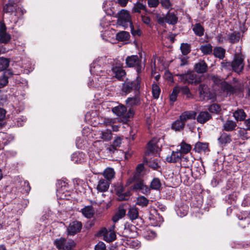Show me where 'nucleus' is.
Segmentation results:
<instances>
[{
    "instance_id": "nucleus-1",
    "label": "nucleus",
    "mask_w": 250,
    "mask_h": 250,
    "mask_svg": "<svg viewBox=\"0 0 250 250\" xmlns=\"http://www.w3.org/2000/svg\"><path fill=\"white\" fill-rule=\"evenodd\" d=\"M126 186L129 187L131 192H140L146 195L150 194V188L146 184L143 178L137 175H133L127 180Z\"/></svg>"
},
{
    "instance_id": "nucleus-2",
    "label": "nucleus",
    "mask_w": 250,
    "mask_h": 250,
    "mask_svg": "<svg viewBox=\"0 0 250 250\" xmlns=\"http://www.w3.org/2000/svg\"><path fill=\"white\" fill-rule=\"evenodd\" d=\"M141 82L142 79L140 75H139L133 81L126 80L123 84L122 92L125 95L132 91L134 92L135 94H140Z\"/></svg>"
},
{
    "instance_id": "nucleus-3",
    "label": "nucleus",
    "mask_w": 250,
    "mask_h": 250,
    "mask_svg": "<svg viewBox=\"0 0 250 250\" xmlns=\"http://www.w3.org/2000/svg\"><path fill=\"white\" fill-rule=\"evenodd\" d=\"M125 104L126 106L129 107V108L123 118L124 122H127L134 116L135 112L132 107L138 106L141 104L140 94H135L134 97H128L125 100Z\"/></svg>"
},
{
    "instance_id": "nucleus-4",
    "label": "nucleus",
    "mask_w": 250,
    "mask_h": 250,
    "mask_svg": "<svg viewBox=\"0 0 250 250\" xmlns=\"http://www.w3.org/2000/svg\"><path fill=\"white\" fill-rule=\"evenodd\" d=\"M213 80L216 84L220 83V88L221 90L224 92L229 93L230 95H233L237 92L241 93L244 90L243 86L239 85L233 86L225 81L221 82V79L217 76H214L213 77Z\"/></svg>"
},
{
    "instance_id": "nucleus-5",
    "label": "nucleus",
    "mask_w": 250,
    "mask_h": 250,
    "mask_svg": "<svg viewBox=\"0 0 250 250\" xmlns=\"http://www.w3.org/2000/svg\"><path fill=\"white\" fill-rule=\"evenodd\" d=\"M53 244L58 250H75L77 245L74 240L71 239L67 240L62 237L55 239Z\"/></svg>"
},
{
    "instance_id": "nucleus-6",
    "label": "nucleus",
    "mask_w": 250,
    "mask_h": 250,
    "mask_svg": "<svg viewBox=\"0 0 250 250\" xmlns=\"http://www.w3.org/2000/svg\"><path fill=\"white\" fill-rule=\"evenodd\" d=\"M125 64L127 67L134 68L137 73V75H140L145 69V65H143L141 59L137 55L127 56L125 59Z\"/></svg>"
},
{
    "instance_id": "nucleus-7",
    "label": "nucleus",
    "mask_w": 250,
    "mask_h": 250,
    "mask_svg": "<svg viewBox=\"0 0 250 250\" xmlns=\"http://www.w3.org/2000/svg\"><path fill=\"white\" fill-rule=\"evenodd\" d=\"M117 199L119 201H128L132 195L128 186L120 184L115 188Z\"/></svg>"
},
{
    "instance_id": "nucleus-8",
    "label": "nucleus",
    "mask_w": 250,
    "mask_h": 250,
    "mask_svg": "<svg viewBox=\"0 0 250 250\" xmlns=\"http://www.w3.org/2000/svg\"><path fill=\"white\" fill-rule=\"evenodd\" d=\"M117 23L125 29L132 25V21L129 12L125 9H122L117 14Z\"/></svg>"
},
{
    "instance_id": "nucleus-9",
    "label": "nucleus",
    "mask_w": 250,
    "mask_h": 250,
    "mask_svg": "<svg viewBox=\"0 0 250 250\" xmlns=\"http://www.w3.org/2000/svg\"><path fill=\"white\" fill-rule=\"evenodd\" d=\"M244 56L241 53H235L232 61V69L240 74L244 68Z\"/></svg>"
},
{
    "instance_id": "nucleus-10",
    "label": "nucleus",
    "mask_w": 250,
    "mask_h": 250,
    "mask_svg": "<svg viewBox=\"0 0 250 250\" xmlns=\"http://www.w3.org/2000/svg\"><path fill=\"white\" fill-rule=\"evenodd\" d=\"M181 81L185 84H191L195 85L200 83V80L197 78V75L193 72L189 71L187 73L179 75Z\"/></svg>"
},
{
    "instance_id": "nucleus-11",
    "label": "nucleus",
    "mask_w": 250,
    "mask_h": 250,
    "mask_svg": "<svg viewBox=\"0 0 250 250\" xmlns=\"http://www.w3.org/2000/svg\"><path fill=\"white\" fill-rule=\"evenodd\" d=\"M199 98L201 101H208L212 99V94L207 85L200 83L198 87Z\"/></svg>"
},
{
    "instance_id": "nucleus-12",
    "label": "nucleus",
    "mask_w": 250,
    "mask_h": 250,
    "mask_svg": "<svg viewBox=\"0 0 250 250\" xmlns=\"http://www.w3.org/2000/svg\"><path fill=\"white\" fill-rule=\"evenodd\" d=\"M83 224L81 222L75 220L71 222L67 228V235L74 236L81 231Z\"/></svg>"
},
{
    "instance_id": "nucleus-13",
    "label": "nucleus",
    "mask_w": 250,
    "mask_h": 250,
    "mask_svg": "<svg viewBox=\"0 0 250 250\" xmlns=\"http://www.w3.org/2000/svg\"><path fill=\"white\" fill-rule=\"evenodd\" d=\"M128 206V203H123L119 205L117 211L112 217V220L113 222H117L125 216L126 209Z\"/></svg>"
},
{
    "instance_id": "nucleus-14",
    "label": "nucleus",
    "mask_w": 250,
    "mask_h": 250,
    "mask_svg": "<svg viewBox=\"0 0 250 250\" xmlns=\"http://www.w3.org/2000/svg\"><path fill=\"white\" fill-rule=\"evenodd\" d=\"M237 217L240 220L239 224L243 228L250 224V211H242L237 214Z\"/></svg>"
},
{
    "instance_id": "nucleus-15",
    "label": "nucleus",
    "mask_w": 250,
    "mask_h": 250,
    "mask_svg": "<svg viewBox=\"0 0 250 250\" xmlns=\"http://www.w3.org/2000/svg\"><path fill=\"white\" fill-rule=\"evenodd\" d=\"M194 70L198 74H204L208 71V66L204 60H200L194 65Z\"/></svg>"
},
{
    "instance_id": "nucleus-16",
    "label": "nucleus",
    "mask_w": 250,
    "mask_h": 250,
    "mask_svg": "<svg viewBox=\"0 0 250 250\" xmlns=\"http://www.w3.org/2000/svg\"><path fill=\"white\" fill-rule=\"evenodd\" d=\"M137 228L132 224H126L125 225V228L123 231L124 236L126 237H132L134 236L135 233L136 232Z\"/></svg>"
},
{
    "instance_id": "nucleus-17",
    "label": "nucleus",
    "mask_w": 250,
    "mask_h": 250,
    "mask_svg": "<svg viewBox=\"0 0 250 250\" xmlns=\"http://www.w3.org/2000/svg\"><path fill=\"white\" fill-rule=\"evenodd\" d=\"M17 4L15 0H8V2L3 6L4 13L12 14L14 11L18 12L19 8H17Z\"/></svg>"
},
{
    "instance_id": "nucleus-18",
    "label": "nucleus",
    "mask_w": 250,
    "mask_h": 250,
    "mask_svg": "<svg viewBox=\"0 0 250 250\" xmlns=\"http://www.w3.org/2000/svg\"><path fill=\"white\" fill-rule=\"evenodd\" d=\"M112 112L118 116H123L122 119L124 121L123 117L126 115L127 112V106L120 104L118 106L112 108Z\"/></svg>"
},
{
    "instance_id": "nucleus-19",
    "label": "nucleus",
    "mask_w": 250,
    "mask_h": 250,
    "mask_svg": "<svg viewBox=\"0 0 250 250\" xmlns=\"http://www.w3.org/2000/svg\"><path fill=\"white\" fill-rule=\"evenodd\" d=\"M127 209L128 210L126 215L130 220L133 221L138 218L139 209L136 207V206H131L129 204V206Z\"/></svg>"
},
{
    "instance_id": "nucleus-20",
    "label": "nucleus",
    "mask_w": 250,
    "mask_h": 250,
    "mask_svg": "<svg viewBox=\"0 0 250 250\" xmlns=\"http://www.w3.org/2000/svg\"><path fill=\"white\" fill-rule=\"evenodd\" d=\"M114 77L118 80H123V77L126 75V72L122 67L119 66H113L111 69Z\"/></svg>"
},
{
    "instance_id": "nucleus-21",
    "label": "nucleus",
    "mask_w": 250,
    "mask_h": 250,
    "mask_svg": "<svg viewBox=\"0 0 250 250\" xmlns=\"http://www.w3.org/2000/svg\"><path fill=\"white\" fill-rule=\"evenodd\" d=\"M182 160V154L179 150L176 151H172L170 156H167L166 161L170 163H176Z\"/></svg>"
},
{
    "instance_id": "nucleus-22",
    "label": "nucleus",
    "mask_w": 250,
    "mask_h": 250,
    "mask_svg": "<svg viewBox=\"0 0 250 250\" xmlns=\"http://www.w3.org/2000/svg\"><path fill=\"white\" fill-rule=\"evenodd\" d=\"M196 112L193 110L186 111L183 112L179 116L180 119L186 124V122L188 120H193L196 118Z\"/></svg>"
},
{
    "instance_id": "nucleus-23",
    "label": "nucleus",
    "mask_w": 250,
    "mask_h": 250,
    "mask_svg": "<svg viewBox=\"0 0 250 250\" xmlns=\"http://www.w3.org/2000/svg\"><path fill=\"white\" fill-rule=\"evenodd\" d=\"M85 154L83 152H75L71 156V160L75 164H81L84 162Z\"/></svg>"
},
{
    "instance_id": "nucleus-24",
    "label": "nucleus",
    "mask_w": 250,
    "mask_h": 250,
    "mask_svg": "<svg viewBox=\"0 0 250 250\" xmlns=\"http://www.w3.org/2000/svg\"><path fill=\"white\" fill-rule=\"evenodd\" d=\"M211 117V115L208 111H201L197 117V121L198 123L204 124L209 120Z\"/></svg>"
},
{
    "instance_id": "nucleus-25",
    "label": "nucleus",
    "mask_w": 250,
    "mask_h": 250,
    "mask_svg": "<svg viewBox=\"0 0 250 250\" xmlns=\"http://www.w3.org/2000/svg\"><path fill=\"white\" fill-rule=\"evenodd\" d=\"M144 163H146L150 168L154 170H159L161 168L160 160L158 159H151L147 161L146 159L144 160Z\"/></svg>"
},
{
    "instance_id": "nucleus-26",
    "label": "nucleus",
    "mask_w": 250,
    "mask_h": 250,
    "mask_svg": "<svg viewBox=\"0 0 250 250\" xmlns=\"http://www.w3.org/2000/svg\"><path fill=\"white\" fill-rule=\"evenodd\" d=\"M81 212L85 217L89 219L93 217L95 213L94 208L91 205L85 206L81 209Z\"/></svg>"
},
{
    "instance_id": "nucleus-27",
    "label": "nucleus",
    "mask_w": 250,
    "mask_h": 250,
    "mask_svg": "<svg viewBox=\"0 0 250 250\" xmlns=\"http://www.w3.org/2000/svg\"><path fill=\"white\" fill-rule=\"evenodd\" d=\"M109 187V182L105 179H101L98 183L97 189L101 192L106 191Z\"/></svg>"
},
{
    "instance_id": "nucleus-28",
    "label": "nucleus",
    "mask_w": 250,
    "mask_h": 250,
    "mask_svg": "<svg viewBox=\"0 0 250 250\" xmlns=\"http://www.w3.org/2000/svg\"><path fill=\"white\" fill-rule=\"evenodd\" d=\"M218 141L221 145L225 146L231 142V136L230 134L223 132L218 138Z\"/></svg>"
},
{
    "instance_id": "nucleus-29",
    "label": "nucleus",
    "mask_w": 250,
    "mask_h": 250,
    "mask_svg": "<svg viewBox=\"0 0 250 250\" xmlns=\"http://www.w3.org/2000/svg\"><path fill=\"white\" fill-rule=\"evenodd\" d=\"M185 125V124L179 117V119L172 124L171 129L176 131H180L184 129Z\"/></svg>"
},
{
    "instance_id": "nucleus-30",
    "label": "nucleus",
    "mask_w": 250,
    "mask_h": 250,
    "mask_svg": "<svg viewBox=\"0 0 250 250\" xmlns=\"http://www.w3.org/2000/svg\"><path fill=\"white\" fill-rule=\"evenodd\" d=\"M213 54L214 56L220 60H223L225 56L226 50L220 46H217L214 48Z\"/></svg>"
},
{
    "instance_id": "nucleus-31",
    "label": "nucleus",
    "mask_w": 250,
    "mask_h": 250,
    "mask_svg": "<svg viewBox=\"0 0 250 250\" xmlns=\"http://www.w3.org/2000/svg\"><path fill=\"white\" fill-rule=\"evenodd\" d=\"M130 37L129 33L125 31L119 32L116 35V39L119 42L127 41Z\"/></svg>"
},
{
    "instance_id": "nucleus-32",
    "label": "nucleus",
    "mask_w": 250,
    "mask_h": 250,
    "mask_svg": "<svg viewBox=\"0 0 250 250\" xmlns=\"http://www.w3.org/2000/svg\"><path fill=\"white\" fill-rule=\"evenodd\" d=\"M57 195L60 196V198L64 199L67 196L70 195V188L68 186H66V188H57Z\"/></svg>"
},
{
    "instance_id": "nucleus-33",
    "label": "nucleus",
    "mask_w": 250,
    "mask_h": 250,
    "mask_svg": "<svg viewBox=\"0 0 250 250\" xmlns=\"http://www.w3.org/2000/svg\"><path fill=\"white\" fill-rule=\"evenodd\" d=\"M178 21V17L174 13L168 12L166 16V22L171 25H175Z\"/></svg>"
},
{
    "instance_id": "nucleus-34",
    "label": "nucleus",
    "mask_w": 250,
    "mask_h": 250,
    "mask_svg": "<svg viewBox=\"0 0 250 250\" xmlns=\"http://www.w3.org/2000/svg\"><path fill=\"white\" fill-rule=\"evenodd\" d=\"M208 144L200 142L196 143L193 148V150L195 152L200 153L201 152H206V150L208 149Z\"/></svg>"
},
{
    "instance_id": "nucleus-35",
    "label": "nucleus",
    "mask_w": 250,
    "mask_h": 250,
    "mask_svg": "<svg viewBox=\"0 0 250 250\" xmlns=\"http://www.w3.org/2000/svg\"><path fill=\"white\" fill-rule=\"evenodd\" d=\"M162 187V184L159 178H154L150 182L149 187L150 191L151 189L159 190Z\"/></svg>"
},
{
    "instance_id": "nucleus-36",
    "label": "nucleus",
    "mask_w": 250,
    "mask_h": 250,
    "mask_svg": "<svg viewBox=\"0 0 250 250\" xmlns=\"http://www.w3.org/2000/svg\"><path fill=\"white\" fill-rule=\"evenodd\" d=\"M233 116L237 121H245L247 114L243 109H240L236 110L233 113Z\"/></svg>"
},
{
    "instance_id": "nucleus-37",
    "label": "nucleus",
    "mask_w": 250,
    "mask_h": 250,
    "mask_svg": "<svg viewBox=\"0 0 250 250\" xmlns=\"http://www.w3.org/2000/svg\"><path fill=\"white\" fill-rule=\"evenodd\" d=\"M240 36V32L234 31L229 35V41L232 44L235 43L239 41Z\"/></svg>"
},
{
    "instance_id": "nucleus-38",
    "label": "nucleus",
    "mask_w": 250,
    "mask_h": 250,
    "mask_svg": "<svg viewBox=\"0 0 250 250\" xmlns=\"http://www.w3.org/2000/svg\"><path fill=\"white\" fill-rule=\"evenodd\" d=\"M193 31L196 36L201 37L204 35L205 30L200 23H197L194 25Z\"/></svg>"
},
{
    "instance_id": "nucleus-39",
    "label": "nucleus",
    "mask_w": 250,
    "mask_h": 250,
    "mask_svg": "<svg viewBox=\"0 0 250 250\" xmlns=\"http://www.w3.org/2000/svg\"><path fill=\"white\" fill-rule=\"evenodd\" d=\"M236 123L232 120H227L224 124V130L226 131H231L236 127Z\"/></svg>"
},
{
    "instance_id": "nucleus-40",
    "label": "nucleus",
    "mask_w": 250,
    "mask_h": 250,
    "mask_svg": "<svg viewBox=\"0 0 250 250\" xmlns=\"http://www.w3.org/2000/svg\"><path fill=\"white\" fill-rule=\"evenodd\" d=\"M180 150H179L181 154H187L190 152L192 147L190 144L186 143L184 141H183L180 145Z\"/></svg>"
},
{
    "instance_id": "nucleus-41",
    "label": "nucleus",
    "mask_w": 250,
    "mask_h": 250,
    "mask_svg": "<svg viewBox=\"0 0 250 250\" xmlns=\"http://www.w3.org/2000/svg\"><path fill=\"white\" fill-rule=\"evenodd\" d=\"M200 50L204 55H210L213 51L212 46L210 43L203 44L201 45Z\"/></svg>"
},
{
    "instance_id": "nucleus-42",
    "label": "nucleus",
    "mask_w": 250,
    "mask_h": 250,
    "mask_svg": "<svg viewBox=\"0 0 250 250\" xmlns=\"http://www.w3.org/2000/svg\"><path fill=\"white\" fill-rule=\"evenodd\" d=\"M103 175L106 180L108 181L111 180L115 175L114 169L110 167L106 168L104 172Z\"/></svg>"
},
{
    "instance_id": "nucleus-43",
    "label": "nucleus",
    "mask_w": 250,
    "mask_h": 250,
    "mask_svg": "<svg viewBox=\"0 0 250 250\" xmlns=\"http://www.w3.org/2000/svg\"><path fill=\"white\" fill-rule=\"evenodd\" d=\"M9 59L0 57V71L5 70L9 65Z\"/></svg>"
},
{
    "instance_id": "nucleus-44",
    "label": "nucleus",
    "mask_w": 250,
    "mask_h": 250,
    "mask_svg": "<svg viewBox=\"0 0 250 250\" xmlns=\"http://www.w3.org/2000/svg\"><path fill=\"white\" fill-rule=\"evenodd\" d=\"M149 203V200L144 196H141L137 198L136 205L140 206L142 207H146Z\"/></svg>"
},
{
    "instance_id": "nucleus-45",
    "label": "nucleus",
    "mask_w": 250,
    "mask_h": 250,
    "mask_svg": "<svg viewBox=\"0 0 250 250\" xmlns=\"http://www.w3.org/2000/svg\"><path fill=\"white\" fill-rule=\"evenodd\" d=\"M188 211V207L187 205H183L178 208L177 213L180 217H183L187 214Z\"/></svg>"
},
{
    "instance_id": "nucleus-46",
    "label": "nucleus",
    "mask_w": 250,
    "mask_h": 250,
    "mask_svg": "<svg viewBox=\"0 0 250 250\" xmlns=\"http://www.w3.org/2000/svg\"><path fill=\"white\" fill-rule=\"evenodd\" d=\"M182 54L183 55H187L191 51V47L189 44L188 43H182L180 46Z\"/></svg>"
},
{
    "instance_id": "nucleus-47",
    "label": "nucleus",
    "mask_w": 250,
    "mask_h": 250,
    "mask_svg": "<svg viewBox=\"0 0 250 250\" xmlns=\"http://www.w3.org/2000/svg\"><path fill=\"white\" fill-rule=\"evenodd\" d=\"M126 244L129 246V247L135 249H138L141 246L140 242L137 239L128 240L126 242Z\"/></svg>"
},
{
    "instance_id": "nucleus-48",
    "label": "nucleus",
    "mask_w": 250,
    "mask_h": 250,
    "mask_svg": "<svg viewBox=\"0 0 250 250\" xmlns=\"http://www.w3.org/2000/svg\"><path fill=\"white\" fill-rule=\"evenodd\" d=\"M161 92V89L159 85L156 83H153L152 85V93L153 97L157 99L159 97Z\"/></svg>"
},
{
    "instance_id": "nucleus-49",
    "label": "nucleus",
    "mask_w": 250,
    "mask_h": 250,
    "mask_svg": "<svg viewBox=\"0 0 250 250\" xmlns=\"http://www.w3.org/2000/svg\"><path fill=\"white\" fill-rule=\"evenodd\" d=\"M146 6L140 2H137L132 8V12L134 13H140L141 10H145Z\"/></svg>"
},
{
    "instance_id": "nucleus-50",
    "label": "nucleus",
    "mask_w": 250,
    "mask_h": 250,
    "mask_svg": "<svg viewBox=\"0 0 250 250\" xmlns=\"http://www.w3.org/2000/svg\"><path fill=\"white\" fill-rule=\"evenodd\" d=\"M11 39V35L8 33L0 34V42L1 43H8Z\"/></svg>"
},
{
    "instance_id": "nucleus-51",
    "label": "nucleus",
    "mask_w": 250,
    "mask_h": 250,
    "mask_svg": "<svg viewBox=\"0 0 250 250\" xmlns=\"http://www.w3.org/2000/svg\"><path fill=\"white\" fill-rule=\"evenodd\" d=\"M208 110L211 113L217 114L220 111L221 107L218 104H213L209 106Z\"/></svg>"
},
{
    "instance_id": "nucleus-52",
    "label": "nucleus",
    "mask_w": 250,
    "mask_h": 250,
    "mask_svg": "<svg viewBox=\"0 0 250 250\" xmlns=\"http://www.w3.org/2000/svg\"><path fill=\"white\" fill-rule=\"evenodd\" d=\"M67 181V179L66 178H63L62 180H58L56 183L57 188H66V186H69Z\"/></svg>"
},
{
    "instance_id": "nucleus-53",
    "label": "nucleus",
    "mask_w": 250,
    "mask_h": 250,
    "mask_svg": "<svg viewBox=\"0 0 250 250\" xmlns=\"http://www.w3.org/2000/svg\"><path fill=\"white\" fill-rule=\"evenodd\" d=\"M179 92L178 89L176 88H174L172 93L169 95V100L171 102L174 103L176 100L178 96V94Z\"/></svg>"
},
{
    "instance_id": "nucleus-54",
    "label": "nucleus",
    "mask_w": 250,
    "mask_h": 250,
    "mask_svg": "<svg viewBox=\"0 0 250 250\" xmlns=\"http://www.w3.org/2000/svg\"><path fill=\"white\" fill-rule=\"evenodd\" d=\"M144 169V164L143 163L139 164L137 166L135 172L133 173V175H137L138 176H141V172H142Z\"/></svg>"
},
{
    "instance_id": "nucleus-55",
    "label": "nucleus",
    "mask_w": 250,
    "mask_h": 250,
    "mask_svg": "<svg viewBox=\"0 0 250 250\" xmlns=\"http://www.w3.org/2000/svg\"><path fill=\"white\" fill-rule=\"evenodd\" d=\"M129 27L130 28L131 33L133 36H138L140 37L142 35V31L139 27L137 30H135L133 23L132 25H130Z\"/></svg>"
},
{
    "instance_id": "nucleus-56",
    "label": "nucleus",
    "mask_w": 250,
    "mask_h": 250,
    "mask_svg": "<svg viewBox=\"0 0 250 250\" xmlns=\"http://www.w3.org/2000/svg\"><path fill=\"white\" fill-rule=\"evenodd\" d=\"M22 190L24 193L28 194L31 190V187L28 181H25L22 185Z\"/></svg>"
},
{
    "instance_id": "nucleus-57",
    "label": "nucleus",
    "mask_w": 250,
    "mask_h": 250,
    "mask_svg": "<svg viewBox=\"0 0 250 250\" xmlns=\"http://www.w3.org/2000/svg\"><path fill=\"white\" fill-rule=\"evenodd\" d=\"M155 146L156 145L153 143V141L152 140L150 141L147 144V151L148 153H154Z\"/></svg>"
},
{
    "instance_id": "nucleus-58",
    "label": "nucleus",
    "mask_w": 250,
    "mask_h": 250,
    "mask_svg": "<svg viewBox=\"0 0 250 250\" xmlns=\"http://www.w3.org/2000/svg\"><path fill=\"white\" fill-rule=\"evenodd\" d=\"M221 66L225 69L230 70L231 68L232 69V62H228L227 60H224L221 63Z\"/></svg>"
},
{
    "instance_id": "nucleus-59",
    "label": "nucleus",
    "mask_w": 250,
    "mask_h": 250,
    "mask_svg": "<svg viewBox=\"0 0 250 250\" xmlns=\"http://www.w3.org/2000/svg\"><path fill=\"white\" fill-rule=\"evenodd\" d=\"M141 18H142V21L143 23L146 24L147 26H148L149 27H152V24L151 23V19L149 17L145 16V15H142Z\"/></svg>"
},
{
    "instance_id": "nucleus-60",
    "label": "nucleus",
    "mask_w": 250,
    "mask_h": 250,
    "mask_svg": "<svg viewBox=\"0 0 250 250\" xmlns=\"http://www.w3.org/2000/svg\"><path fill=\"white\" fill-rule=\"evenodd\" d=\"M8 77L3 75L0 78V88L5 86L8 83Z\"/></svg>"
},
{
    "instance_id": "nucleus-61",
    "label": "nucleus",
    "mask_w": 250,
    "mask_h": 250,
    "mask_svg": "<svg viewBox=\"0 0 250 250\" xmlns=\"http://www.w3.org/2000/svg\"><path fill=\"white\" fill-rule=\"evenodd\" d=\"M121 139L120 138H116V139H115L113 141L112 144L111 145V146H110V147L109 148V150H111V148L116 149V148L117 147L119 146L120 145H121Z\"/></svg>"
},
{
    "instance_id": "nucleus-62",
    "label": "nucleus",
    "mask_w": 250,
    "mask_h": 250,
    "mask_svg": "<svg viewBox=\"0 0 250 250\" xmlns=\"http://www.w3.org/2000/svg\"><path fill=\"white\" fill-rule=\"evenodd\" d=\"M112 133L110 131L107 130L105 132H102V138L105 140H109L112 137Z\"/></svg>"
},
{
    "instance_id": "nucleus-63",
    "label": "nucleus",
    "mask_w": 250,
    "mask_h": 250,
    "mask_svg": "<svg viewBox=\"0 0 250 250\" xmlns=\"http://www.w3.org/2000/svg\"><path fill=\"white\" fill-rule=\"evenodd\" d=\"M106 246L105 244L102 242L100 241L95 246V250H105Z\"/></svg>"
},
{
    "instance_id": "nucleus-64",
    "label": "nucleus",
    "mask_w": 250,
    "mask_h": 250,
    "mask_svg": "<svg viewBox=\"0 0 250 250\" xmlns=\"http://www.w3.org/2000/svg\"><path fill=\"white\" fill-rule=\"evenodd\" d=\"M148 5L149 7L155 8L158 6L159 4V0H148Z\"/></svg>"
}]
</instances>
